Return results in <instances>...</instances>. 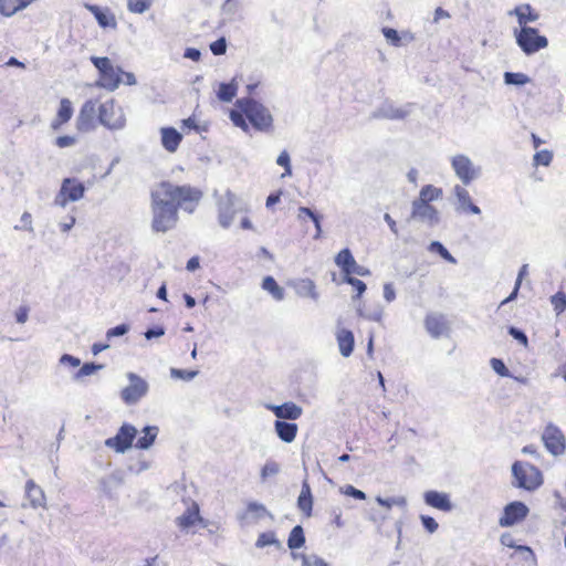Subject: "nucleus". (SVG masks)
<instances>
[{
  "mask_svg": "<svg viewBox=\"0 0 566 566\" xmlns=\"http://www.w3.org/2000/svg\"><path fill=\"white\" fill-rule=\"evenodd\" d=\"M137 430L132 424H123L115 437L108 438L105 444L117 452H124L132 447Z\"/></svg>",
  "mask_w": 566,
  "mask_h": 566,
  "instance_id": "nucleus-13",
  "label": "nucleus"
},
{
  "mask_svg": "<svg viewBox=\"0 0 566 566\" xmlns=\"http://www.w3.org/2000/svg\"><path fill=\"white\" fill-rule=\"evenodd\" d=\"M352 274H356L359 276H367L370 274V271L366 269L363 265H359L356 261L354 265H350V268L345 273V276H352Z\"/></svg>",
  "mask_w": 566,
  "mask_h": 566,
  "instance_id": "nucleus-62",
  "label": "nucleus"
},
{
  "mask_svg": "<svg viewBox=\"0 0 566 566\" xmlns=\"http://www.w3.org/2000/svg\"><path fill=\"white\" fill-rule=\"evenodd\" d=\"M247 514H251L253 518L259 520L264 516L272 517L271 513L266 510V507L258 502H251L248 504V512Z\"/></svg>",
  "mask_w": 566,
  "mask_h": 566,
  "instance_id": "nucleus-42",
  "label": "nucleus"
},
{
  "mask_svg": "<svg viewBox=\"0 0 566 566\" xmlns=\"http://www.w3.org/2000/svg\"><path fill=\"white\" fill-rule=\"evenodd\" d=\"M262 289L268 291L276 301H282L285 296L284 289L281 287L272 276H265L263 279Z\"/></svg>",
  "mask_w": 566,
  "mask_h": 566,
  "instance_id": "nucleus-33",
  "label": "nucleus"
},
{
  "mask_svg": "<svg viewBox=\"0 0 566 566\" xmlns=\"http://www.w3.org/2000/svg\"><path fill=\"white\" fill-rule=\"evenodd\" d=\"M302 566H328V563L315 554L302 555Z\"/></svg>",
  "mask_w": 566,
  "mask_h": 566,
  "instance_id": "nucleus-49",
  "label": "nucleus"
},
{
  "mask_svg": "<svg viewBox=\"0 0 566 566\" xmlns=\"http://www.w3.org/2000/svg\"><path fill=\"white\" fill-rule=\"evenodd\" d=\"M542 441L552 455L559 457L565 453L566 438L557 426L547 424L542 433Z\"/></svg>",
  "mask_w": 566,
  "mask_h": 566,
  "instance_id": "nucleus-11",
  "label": "nucleus"
},
{
  "mask_svg": "<svg viewBox=\"0 0 566 566\" xmlns=\"http://www.w3.org/2000/svg\"><path fill=\"white\" fill-rule=\"evenodd\" d=\"M84 192L85 186L83 182L76 178H64L54 203L59 207H65L69 202L82 199Z\"/></svg>",
  "mask_w": 566,
  "mask_h": 566,
  "instance_id": "nucleus-10",
  "label": "nucleus"
},
{
  "mask_svg": "<svg viewBox=\"0 0 566 566\" xmlns=\"http://www.w3.org/2000/svg\"><path fill=\"white\" fill-rule=\"evenodd\" d=\"M77 143L75 136L72 135H62L55 138L54 144L59 148H66L74 146Z\"/></svg>",
  "mask_w": 566,
  "mask_h": 566,
  "instance_id": "nucleus-54",
  "label": "nucleus"
},
{
  "mask_svg": "<svg viewBox=\"0 0 566 566\" xmlns=\"http://www.w3.org/2000/svg\"><path fill=\"white\" fill-rule=\"evenodd\" d=\"M511 470L515 488L533 492L544 483L542 472L528 462L515 461Z\"/></svg>",
  "mask_w": 566,
  "mask_h": 566,
  "instance_id": "nucleus-3",
  "label": "nucleus"
},
{
  "mask_svg": "<svg viewBox=\"0 0 566 566\" xmlns=\"http://www.w3.org/2000/svg\"><path fill=\"white\" fill-rule=\"evenodd\" d=\"M451 167L463 186H469L481 176V167L475 166L470 157L463 154L451 158Z\"/></svg>",
  "mask_w": 566,
  "mask_h": 566,
  "instance_id": "nucleus-8",
  "label": "nucleus"
},
{
  "mask_svg": "<svg viewBox=\"0 0 566 566\" xmlns=\"http://www.w3.org/2000/svg\"><path fill=\"white\" fill-rule=\"evenodd\" d=\"M335 263L345 274L350 265L355 264V259L349 249H343L335 258Z\"/></svg>",
  "mask_w": 566,
  "mask_h": 566,
  "instance_id": "nucleus-36",
  "label": "nucleus"
},
{
  "mask_svg": "<svg viewBox=\"0 0 566 566\" xmlns=\"http://www.w3.org/2000/svg\"><path fill=\"white\" fill-rule=\"evenodd\" d=\"M86 8L95 17L98 25L103 29H116L117 20L108 8H101L96 4H87Z\"/></svg>",
  "mask_w": 566,
  "mask_h": 566,
  "instance_id": "nucleus-23",
  "label": "nucleus"
},
{
  "mask_svg": "<svg viewBox=\"0 0 566 566\" xmlns=\"http://www.w3.org/2000/svg\"><path fill=\"white\" fill-rule=\"evenodd\" d=\"M344 282L350 284L356 290L357 296H360L366 291V284L359 279L345 276Z\"/></svg>",
  "mask_w": 566,
  "mask_h": 566,
  "instance_id": "nucleus-58",
  "label": "nucleus"
},
{
  "mask_svg": "<svg viewBox=\"0 0 566 566\" xmlns=\"http://www.w3.org/2000/svg\"><path fill=\"white\" fill-rule=\"evenodd\" d=\"M274 428L277 437L286 443H291L295 439L298 429L296 423L285 422L282 420H276L274 422Z\"/></svg>",
  "mask_w": 566,
  "mask_h": 566,
  "instance_id": "nucleus-27",
  "label": "nucleus"
},
{
  "mask_svg": "<svg viewBox=\"0 0 566 566\" xmlns=\"http://www.w3.org/2000/svg\"><path fill=\"white\" fill-rule=\"evenodd\" d=\"M429 251L439 253L440 256L449 263H457L455 258H453L446 247L439 241H432L429 245Z\"/></svg>",
  "mask_w": 566,
  "mask_h": 566,
  "instance_id": "nucleus-41",
  "label": "nucleus"
},
{
  "mask_svg": "<svg viewBox=\"0 0 566 566\" xmlns=\"http://www.w3.org/2000/svg\"><path fill=\"white\" fill-rule=\"evenodd\" d=\"M514 36L516 44L526 55H533L548 45L547 38L541 35L536 28H521L518 31H514Z\"/></svg>",
  "mask_w": 566,
  "mask_h": 566,
  "instance_id": "nucleus-5",
  "label": "nucleus"
},
{
  "mask_svg": "<svg viewBox=\"0 0 566 566\" xmlns=\"http://www.w3.org/2000/svg\"><path fill=\"white\" fill-rule=\"evenodd\" d=\"M305 543V535L303 527L301 525H296L292 528L289 539L287 546L290 549L294 551L302 547Z\"/></svg>",
  "mask_w": 566,
  "mask_h": 566,
  "instance_id": "nucleus-34",
  "label": "nucleus"
},
{
  "mask_svg": "<svg viewBox=\"0 0 566 566\" xmlns=\"http://www.w3.org/2000/svg\"><path fill=\"white\" fill-rule=\"evenodd\" d=\"M210 50L214 55H222L227 51V41L224 38H220L210 44Z\"/></svg>",
  "mask_w": 566,
  "mask_h": 566,
  "instance_id": "nucleus-60",
  "label": "nucleus"
},
{
  "mask_svg": "<svg viewBox=\"0 0 566 566\" xmlns=\"http://www.w3.org/2000/svg\"><path fill=\"white\" fill-rule=\"evenodd\" d=\"M25 493L33 507H41L45 505L44 492L33 480L27 481Z\"/></svg>",
  "mask_w": 566,
  "mask_h": 566,
  "instance_id": "nucleus-28",
  "label": "nucleus"
},
{
  "mask_svg": "<svg viewBox=\"0 0 566 566\" xmlns=\"http://www.w3.org/2000/svg\"><path fill=\"white\" fill-rule=\"evenodd\" d=\"M92 64L98 71L96 86L113 92L120 84H136L135 75L130 72L123 71L119 66H115L107 56H91Z\"/></svg>",
  "mask_w": 566,
  "mask_h": 566,
  "instance_id": "nucleus-1",
  "label": "nucleus"
},
{
  "mask_svg": "<svg viewBox=\"0 0 566 566\" xmlns=\"http://www.w3.org/2000/svg\"><path fill=\"white\" fill-rule=\"evenodd\" d=\"M358 315L363 316L369 321L380 322L382 318V315H384V311H382V308H377L376 311H374L371 313L365 314L360 308H358Z\"/></svg>",
  "mask_w": 566,
  "mask_h": 566,
  "instance_id": "nucleus-64",
  "label": "nucleus"
},
{
  "mask_svg": "<svg viewBox=\"0 0 566 566\" xmlns=\"http://www.w3.org/2000/svg\"><path fill=\"white\" fill-rule=\"evenodd\" d=\"M153 0H127V8L133 13H144L151 7Z\"/></svg>",
  "mask_w": 566,
  "mask_h": 566,
  "instance_id": "nucleus-43",
  "label": "nucleus"
},
{
  "mask_svg": "<svg viewBox=\"0 0 566 566\" xmlns=\"http://www.w3.org/2000/svg\"><path fill=\"white\" fill-rule=\"evenodd\" d=\"M161 144L170 153L177 150V129L174 127L161 128Z\"/></svg>",
  "mask_w": 566,
  "mask_h": 566,
  "instance_id": "nucleus-32",
  "label": "nucleus"
},
{
  "mask_svg": "<svg viewBox=\"0 0 566 566\" xmlns=\"http://www.w3.org/2000/svg\"><path fill=\"white\" fill-rule=\"evenodd\" d=\"M237 91H238V84L235 82V78H233L229 83H220L219 84V90L217 92V96L221 102L229 103L237 95Z\"/></svg>",
  "mask_w": 566,
  "mask_h": 566,
  "instance_id": "nucleus-31",
  "label": "nucleus"
},
{
  "mask_svg": "<svg viewBox=\"0 0 566 566\" xmlns=\"http://www.w3.org/2000/svg\"><path fill=\"white\" fill-rule=\"evenodd\" d=\"M528 514V507L523 502H511L504 507L503 515L499 520L502 527H510L524 520Z\"/></svg>",
  "mask_w": 566,
  "mask_h": 566,
  "instance_id": "nucleus-16",
  "label": "nucleus"
},
{
  "mask_svg": "<svg viewBox=\"0 0 566 566\" xmlns=\"http://www.w3.org/2000/svg\"><path fill=\"white\" fill-rule=\"evenodd\" d=\"M376 501L379 505L385 506L387 509H390L391 506H400L405 507L407 505V500L405 496H397V497H390V499H384L381 496H377Z\"/></svg>",
  "mask_w": 566,
  "mask_h": 566,
  "instance_id": "nucleus-44",
  "label": "nucleus"
},
{
  "mask_svg": "<svg viewBox=\"0 0 566 566\" xmlns=\"http://www.w3.org/2000/svg\"><path fill=\"white\" fill-rule=\"evenodd\" d=\"M275 544H279V541L275 538V534L273 532H266L259 535L255 546L263 548Z\"/></svg>",
  "mask_w": 566,
  "mask_h": 566,
  "instance_id": "nucleus-46",
  "label": "nucleus"
},
{
  "mask_svg": "<svg viewBox=\"0 0 566 566\" xmlns=\"http://www.w3.org/2000/svg\"><path fill=\"white\" fill-rule=\"evenodd\" d=\"M510 15H515L521 28L527 27L528 22H535L538 20L539 14L535 12L532 7L527 3L517 6L509 12Z\"/></svg>",
  "mask_w": 566,
  "mask_h": 566,
  "instance_id": "nucleus-26",
  "label": "nucleus"
},
{
  "mask_svg": "<svg viewBox=\"0 0 566 566\" xmlns=\"http://www.w3.org/2000/svg\"><path fill=\"white\" fill-rule=\"evenodd\" d=\"M98 123V106L96 99L85 101L76 117L75 127L78 133H88L96 128Z\"/></svg>",
  "mask_w": 566,
  "mask_h": 566,
  "instance_id": "nucleus-9",
  "label": "nucleus"
},
{
  "mask_svg": "<svg viewBox=\"0 0 566 566\" xmlns=\"http://www.w3.org/2000/svg\"><path fill=\"white\" fill-rule=\"evenodd\" d=\"M127 332H128V326L126 324H120V325L109 328L106 333V337L109 339L115 336H123Z\"/></svg>",
  "mask_w": 566,
  "mask_h": 566,
  "instance_id": "nucleus-63",
  "label": "nucleus"
},
{
  "mask_svg": "<svg viewBox=\"0 0 566 566\" xmlns=\"http://www.w3.org/2000/svg\"><path fill=\"white\" fill-rule=\"evenodd\" d=\"M507 332L514 339L521 343L524 347L528 346V338L522 329L511 326L509 327Z\"/></svg>",
  "mask_w": 566,
  "mask_h": 566,
  "instance_id": "nucleus-56",
  "label": "nucleus"
},
{
  "mask_svg": "<svg viewBox=\"0 0 566 566\" xmlns=\"http://www.w3.org/2000/svg\"><path fill=\"white\" fill-rule=\"evenodd\" d=\"M294 290L301 297H310L313 301L318 300V293L316 291L315 283L310 279L298 280L294 283Z\"/></svg>",
  "mask_w": 566,
  "mask_h": 566,
  "instance_id": "nucleus-29",
  "label": "nucleus"
},
{
  "mask_svg": "<svg viewBox=\"0 0 566 566\" xmlns=\"http://www.w3.org/2000/svg\"><path fill=\"white\" fill-rule=\"evenodd\" d=\"M412 104L395 106L391 103L382 104L375 113V117L387 119H403L411 113Z\"/></svg>",
  "mask_w": 566,
  "mask_h": 566,
  "instance_id": "nucleus-21",
  "label": "nucleus"
},
{
  "mask_svg": "<svg viewBox=\"0 0 566 566\" xmlns=\"http://www.w3.org/2000/svg\"><path fill=\"white\" fill-rule=\"evenodd\" d=\"M442 196V190L432 185H427L422 187L419 193V198L417 201H422L424 203H429L430 201L438 200Z\"/></svg>",
  "mask_w": 566,
  "mask_h": 566,
  "instance_id": "nucleus-35",
  "label": "nucleus"
},
{
  "mask_svg": "<svg viewBox=\"0 0 566 566\" xmlns=\"http://www.w3.org/2000/svg\"><path fill=\"white\" fill-rule=\"evenodd\" d=\"M202 198V191L191 186H179V209L192 213Z\"/></svg>",
  "mask_w": 566,
  "mask_h": 566,
  "instance_id": "nucleus-18",
  "label": "nucleus"
},
{
  "mask_svg": "<svg viewBox=\"0 0 566 566\" xmlns=\"http://www.w3.org/2000/svg\"><path fill=\"white\" fill-rule=\"evenodd\" d=\"M102 366L94 363H85L76 373V378H83L97 371Z\"/></svg>",
  "mask_w": 566,
  "mask_h": 566,
  "instance_id": "nucleus-57",
  "label": "nucleus"
},
{
  "mask_svg": "<svg viewBox=\"0 0 566 566\" xmlns=\"http://www.w3.org/2000/svg\"><path fill=\"white\" fill-rule=\"evenodd\" d=\"M266 408L271 410L279 419L296 420L303 413V409L292 401L280 406L266 405Z\"/></svg>",
  "mask_w": 566,
  "mask_h": 566,
  "instance_id": "nucleus-24",
  "label": "nucleus"
},
{
  "mask_svg": "<svg viewBox=\"0 0 566 566\" xmlns=\"http://www.w3.org/2000/svg\"><path fill=\"white\" fill-rule=\"evenodd\" d=\"M244 113L238 111L230 112V119L234 124V126L242 128L244 132L248 130L249 126L243 116Z\"/></svg>",
  "mask_w": 566,
  "mask_h": 566,
  "instance_id": "nucleus-55",
  "label": "nucleus"
},
{
  "mask_svg": "<svg viewBox=\"0 0 566 566\" xmlns=\"http://www.w3.org/2000/svg\"><path fill=\"white\" fill-rule=\"evenodd\" d=\"M129 384L120 391V397L127 405H134L139 401L148 390L147 382L134 373L127 376Z\"/></svg>",
  "mask_w": 566,
  "mask_h": 566,
  "instance_id": "nucleus-12",
  "label": "nucleus"
},
{
  "mask_svg": "<svg viewBox=\"0 0 566 566\" xmlns=\"http://www.w3.org/2000/svg\"><path fill=\"white\" fill-rule=\"evenodd\" d=\"M304 216L311 218V220L314 222L315 228H316V235H315V238H318L321 232H322L321 216L315 213L313 210H311L307 207H300L298 208V213H297V219L300 221H302V220H304Z\"/></svg>",
  "mask_w": 566,
  "mask_h": 566,
  "instance_id": "nucleus-38",
  "label": "nucleus"
},
{
  "mask_svg": "<svg viewBox=\"0 0 566 566\" xmlns=\"http://www.w3.org/2000/svg\"><path fill=\"white\" fill-rule=\"evenodd\" d=\"M182 503L186 509L179 516V528L196 533L199 528H207L209 526L210 522L200 515V507L197 502L184 499Z\"/></svg>",
  "mask_w": 566,
  "mask_h": 566,
  "instance_id": "nucleus-6",
  "label": "nucleus"
},
{
  "mask_svg": "<svg viewBox=\"0 0 566 566\" xmlns=\"http://www.w3.org/2000/svg\"><path fill=\"white\" fill-rule=\"evenodd\" d=\"M424 328L434 339L447 336L450 332V325L446 315L438 312H431L426 315Z\"/></svg>",
  "mask_w": 566,
  "mask_h": 566,
  "instance_id": "nucleus-15",
  "label": "nucleus"
},
{
  "mask_svg": "<svg viewBox=\"0 0 566 566\" xmlns=\"http://www.w3.org/2000/svg\"><path fill=\"white\" fill-rule=\"evenodd\" d=\"M276 164L281 167H284L285 171L282 174V177L292 175L291 158L286 150H283L279 155V157L276 158Z\"/></svg>",
  "mask_w": 566,
  "mask_h": 566,
  "instance_id": "nucleus-48",
  "label": "nucleus"
},
{
  "mask_svg": "<svg viewBox=\"0 0 566 566\" xmlns=\"http://www.w3.org/2000/svg\"><path fill=\"white\" fill-rule=\"evenodd\" d=\"M452 192L455 198L454 208L458 212L481 213V209L472 202L471 196L463 185H455Z\"/></svg>",
  "mask_w": 566,
  "mask_h": 566,
  "instance_id": "nucleus-19",
  "label": "nucleus"
},
{
  "mask_svg": "<svg viewBox=\"0 0 566 566\" xmlns=\"http://www.w3.org/2000/svg\"><path fill=\"white\" fill-rule=\"evenodd\" d=\"M551 303L556 314H562L566 310V294L564 292H557L551 297Z\"/></svg>",
  "mask_w": 566,
  "mask_h": 566,
  "instance_id": "nucleus-45",
  "label": "nucleus"
},
{
  "mask_svg": "<svg viewBox=\"0 0 566 566\" xmlns=\"http://www.w3.org/2000/svg\"><path fill=\"white\" fill-rule=\"evenodd\" d=\"M181 128L184 132L195 130L197 133H201V132L207 130V126L198 124V122L195 117H189L187 119H184Z\"/></svg>",
  "mask_w": 566,
  "mask_h": 566,
  "instance_id": "nucleus-47",
  "label": "nucleus"
},
{
  "mask_svg": "<svg viewBox=\"0 0 566 566\" xmlns=\"http://www.w3.org/2000/svg\"><path fill=\"white\" fill-rule=\"evenodd\" d=\"M33 0H0V14L11 17L27 8Z\"/></svg>",
  "mask_w": 566,
  "mask_h": 566,
  "instance_id": "nucleus-30",
  "label": "nucleus"
},
{
  "mask_svg": "<svg viewBox=\"0 0 566 566\" xmlns=\"http://www.w3.org/2000/svg\"><path fill=\"white\" fill-rule=\"evenodd\" d=\"M382 34L386 38L387 41H389L395 46L401 45V36L399 35L398 31L392 28H384Z\"/></svg>",
  "mask_w": 566,
  "mask_h": 566,
  "instance_id": "nucleus-52",
  "label": "nucleus"
},
{
  "mask_svg": "<svg viewBox=\"0 0 566 566\" xmlns=\"http://www.w3.org/2000/svg\"><path fill=\"white\" fill-rule=\"evenodd\" d=\"M410 219L434 227L440 221L439 211L430 203L413 200Z\"/></svg>",
  "mask_w": 566,
  "mask_h": 566,
  "instance_id": "nucleus-14",
  "label": "nucleus"
},
{
  "mask_svg": "<svg viewBox=\"0 0 566 566\" xmlns=\"http://www.w3.org/2000/svg\"><path fill=\"white\" fill-rule=\"evenodd\" d=\"M157 436V429L155 427H146L144 429V434L137 440L136 447L139 449L149 448Z\"/></svg>",
  "mask_w": 566,
  "mask_h": 566,
  "instance_id": "nucleus-39",
  "label": "nucleus"
},
{
  "mask_svg": "<svg viewBox=\"0 0 566 566\" xmlns=\"http://www.w3.org/2000/svg\"><path fill=\"white\" fill-rule=\"evenodd\" d=\"M340 491L343 494H345L347 496H352L356 500H365L366 499V494L363 491L354 488L353 485H346V486L342 488Z\"/></svg>",
  "mask_w": 566,
  "mask_h": 566,
  "instance_id": "nucleus-59",
  "label": "nucleus"
},
{
  "mask_svg": "<svg viewBox=\"0 0 566 566\" xmlns=\"http://www.w3.org/2000/svg\"><path fill=\"white\" fill-rule=\"evenodd\" d=\"M234 205L235 196L231 191H227L218 202V220L224 229L229 228L234 219Z\"/></svg>",
  "mask_w": 566,
  "mask_h": 566,
  "instance_id": "nucleus-17",
  "label": "nucleus"
},
{
  "mask_svg": "<svg viewBox=\"0 0 566 566\" xmlns=\"http://www.w3.org/2000/svg\"><path fill=\"white\" fill-rule=\"evenodd\" d=\"M297 506L307 517L311 516L313 509V497L298 496Z\"/></svg>",
  "mask_w": 566,
  "mask_h": 566,
  "instance_id": "nucleus-53",
  "label": "nucleus"
},
{
  "mask_svg": "<svg viewBox=\"0 0 566 566\" xmlns=\"http://www.w3.org/2000/svg\"><path fill=\"white\" fill-rule=\"evenodd\" d=\"M336 340L338 344L340 355L344 357H349L354 350L355 345L353 332L346 328L337 329Z\"/></svg>",
  "mask_w": 566,
  "mask_h": 566,
  "instance_id": "nucleus-25",
  "label": "nucleus"
},
{
  "mask_svg": "<svg viewBox=\"0 0 566 566\" xmlns=\"http://www.w3.org/2000/svg\"><path fill=\"white\" fill-rule=\"evenodd\" d=\"M74 106L70 98L63 97L59 102L56 114L50 123V128L53 132H59L64 125H66L73 117Z\"/></svg>",
  "mask_w": 566,
  "mask_h": 566,
  "instance_id": "nucleus-20",
  "label": "nucleus"
},
{
  "mask_svg": "<svg viewBox=\"0 0 566 566\" xmlns=\"http://www.w3.org/2000/svg\"><path fill=\"white\" fill-rule=\"evenodd\" d=\"M237 106L244 113L255 129L266 132L271 128L273 117L263 104L252 98H240L237 101Z\"/></svg>",
  "mask_w": 566,
  "mask_h": 566,
  "instance_id": "nucleus-4",
  "label": "nucleus"
},
{
  "mask_svg": "<svg viewBox=\"0 0 566 566\" xmlns=\"http://www.w3.org/2000/svg\"><path fill=\"white\" fill-rule=\"evenodd\" d=\"M553 153L544 149L534 155L535 165L548 166L552 163Z\"/></svg>",
  "mask_w": 566,
  "mask_h": 566,
  "instance_id": "nucleus-50",
  "label": "nucleus"
},
{
  "mask_svg": "<svg viewBox=\"0 0 566 566\" xmlns=\"http://www.w3.org/2000/svg\"><path fill=\"white\" fill-rule=\"evenodd\" d=\"M98 123L108 129H120L126 118L123 108L111 98L98 105Z\"/></svg>",
  "mask_w": 566,
  "mask_h": 566,
  "instance_id": "nucleus-7",
  "label": "nucleus"
},
{
  "mask_svg": "<svg viewBox=\"0 0 566 566\" xmlns=\"http://www.w3.org/2000/svg\"><path fill=\"white\" fill-rule=\"evenodd\" d=\"M490 365L492 367V369L500 376L502 377H510V370L507 369V367L505 366V364L503 363L502 359L500 358H492L490 360Z\"/></svg>",
  "mask_w": 566,
  "mask_h": 566,
  "instance_id": "nucleus-51",
  "label": "nucleus"
},
{
  "mask_svg": "<svg viewBox=\"0 0 566 566\" xmlns=\"http://www.w3.org/2000/svg\"><path fill=\"white\" fill-rule=\"evenodd\" d=\"M281 472V465L274 460H268L261 469V480L264 482L266 479L277 475Z\"/></svg>",
  "mask_w": 566,
  "mask_h": 566,
  "instance_id": "nucleus-40",
  "label": "nucleus"
},
{
  "mask_svg": "<svg viewBox=\"0 0 566 566\" xmlns=\"http://www.w3.org/2000/svg\"><path fill=\"white\" fill-rule=\"evenodd\" d=\"M177 189L167 182H161L153 193L157 206L153 227L156 231H166L172 226Z\"/></svg>",
  "mask_w": 566,
  "mask_h": 566,
  "instance_id": "nucleus-2",
  "label": "nucleus"
},
{
  "mask_svg": "<svg viewBox=\"0 0 566 566\" xmlns=\"http://www.w3.org/2000/svg\"><path fill=\"white\" fill-rule=\"evenodd\" d=\"M503 77L506 85L523 86L531 82V77L521 72H505Z\"/></svg>",
  "mask_w": 566,
  "mask_h": 566,
  "instance_id": "nucleus-37",
  "label": "nucleus"
},
{
  "mask_svg": "<svg viewBox=\"0 0 566 566\" xmlns=\"http://www.w3.org/2000/svg\"><path fill=\"white\" fill-rule=\"evenodd\" d=\"M424 503L442 512H450L453 509L450 496L444 492L427 491L423 494Z\"/></svg>",
  "mask_w": 566,
  "mask_h": 566,
  "instance_id": "nucleus-22",
  "label": "nucleus"
},
{
  "mask_svg": "<svg viewBox=\"0 0 566 566\" xmlns=\"http://www.w3.org/2000/svg\"><path fill=\"white\" fill-rule=\"evenodd\" d=\"M420 520H421L423 527L430 534H433L439 527V524L436 522V520L429 515H420Z\"/></svg>",
  "mask_w": 566,
  "mask_h": 566,
  "instance_id": "nucleus-61",
  "label": "nucleus"
}]
</instances>
